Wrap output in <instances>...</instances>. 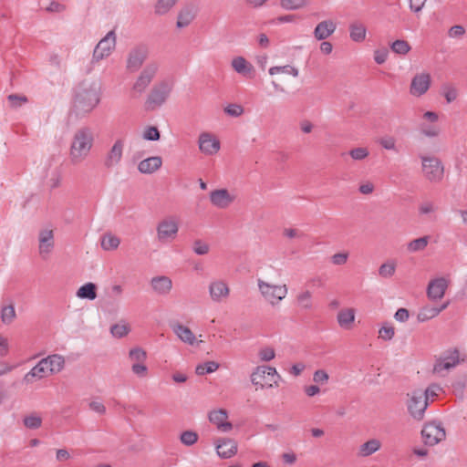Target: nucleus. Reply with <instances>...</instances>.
<instances>
[{"label":"nucleus","instance_id":"obj_1","mask_svg":"<svg viewBox=\"0 0 467 467\" xmlns=\"http://www.w3.org/2000/svg\"><path fill=\"white\" fill-rule=\"evenodd\" d=\"M94 133L89 127H81L72 135L69 146V161L73 165L81 164L89 156L94 145Z\"/></svg>","mask_w":467,"mask_h":467},{"label":"nucleus","instance_id":"obj_2","mask_svg":"<svg viewBox=\"0 0 467 467\" xmlns=\"http://www.w3.org/2000/svg\"><path fill=\"white\" fill-rule=\"evenodd\" d=\"M100 88L96 83L83 84L76 91L73 109L78 116H86L100 102Z\"/></svg>","mask_w":467,"mask_h":467},{"label":"nucleus","instance_id":"obj_3","mask_svg":"<svg viewBox=\"0 0 467 467\" xmlns=\"http://www.w3.org/2000/svg\"><path fill=\"white\" fill-rule=\"evenodd\" d=\"M174 88L172 78H163L157 81L150 88L145 99V109L155 110L168 100Z\"/></svg>","mask_w":467,"mask_h":467},{"label":"nucleus","instance_id":"obj_4","mask_svg":"<svg viewBox=\"0 0 467 467\" xmlns=\"http://www.w3.org/2000/svg\"><path fill=\"white\" fill-rule=\"evenodd\" d=\"M257 287L263 299L273 307L279 306L288 294L285 284L275 285L261 278L257 279Z\"/></svg>","mask_w":467,"mask_h":467},{"label":"nucleus","instance_id":"obj_5","mask_svg":"<svg viewBox=\"0 0 467 467\" xmlns=\"http://www.w3.org/2000/svg\"><path fill=\"white\" fill-rule=\"evenodd\" d=\"M160 70V62L156 60L147 63L140 74L136 77L131 93L134 97H140L148 89Z\"/></svg>","mask_w":467,"mask_h":467},{"label":"nucleus","instance_id":"obj_6","mask_svg":"<svg viewBox=\"0 0 467 467\" xmlns=\"http://www.w3.org/2000/svg\"><path fill=\"white\" fill-rule=\"evenodd\" d=\"M466 358L462 355L457 348H450L436 358L433 365V372L444 376L445 372L455 368L465 361Z\"/></svg>","mask_w":467,"mask_h":467},{"label":"nucleus","instance_id":"obj_7","mask_svg":"<svg viewBox=\"0 0 467 467\" xmlns=\"http://www.w3.org/2000/svg\"><path fill=\"white\" fill-rule=\"evenodd\" d=\"M421 171L425 179L431 182H440L444 176V166L435 156L421 155Z\"/></svg>","mask_w":467,"mask_h":467},{"label":"nucleus","instance_id":"obj_8","mask_svg":"<svg viewBox=\"0 0 467 467\" xmlns=\"http://www.w3.org/2000/svg\"><path fill=\"white\" fill-rule=\"evenodd\" d=\"M179 233V218L175 215L166 216L156 226L157 239L161 244L174 241Z\"/></svg>","mask_w":467,"mask_h":467},{"label":"nucleus","instance_id":"obj_9","mask_svg":"<svg viewBox=\"0 0 467 467\" xmlns=\"http://www.w3.org/2000/svg\"><path fill=\"white\" fill-rule=\"evenodd\" d=\"M117 36L114 30H110L96 45L91 57V64L95 65L108 58L115 50Z\"/></svg>","mask_w":467,"mask_h":467},{"label":"nucleus","instance_id":"obj_10","mask_svg":"<svg viewBox=\"0 0 467 467\" xmlns=\"http://www.w3.org/2000/svg\"><path fill=\"white\" fill-rule=\"evenodd\" d=\"M150 48L145 44H139L132 47L126 57V69L129 72H137L148 59Z\"/></svg>","mask_w":467,"mask_h":467},{"label":"nucleus","instance_id":"obj_11","mask_svg":"<svg viewBox=\"0 0 467 467\" xmlns=\"http://www.w3.org/2000/svg\"><path fill=\"white\" fill-rule=\"evenodd\" d=\"M407 409L410 415L417 420H421L428 408V400L422 390L416 389L408 394Z\"/></svg>","mask_w":467,"mask_h":467},{"label":"nucleus","instance_id":"obj_12","mask_svg":"<svg viewBox=\"0 0 467 467\" xmlns=\"http://www.w3.org/2000/svg\"><path fill=\"white\" fill-rule=\"evenodd\" d=\"M210 300L214 304L225 302L231 294L228 282L223 278L212 279L207 286Z\"/></svg>","mask_w":467,"mask_h":467},{"label":"nucleus","instance_id":"obj_13","mask_svg":"<svg viewBox=\"0 0 467 467\" xmlns=\"http://www.w3.org/2000/svg\"><path fill=\"white\" fill-rule=\"evenodd\" d=\"M421 437L426 445L434 446L445 439L446 431L441 422L431 421L423 426Z\"/></svg>","mask_w":467,"mask_h":467},{"label":"nucleus","instance_id":"obj_14","mask_svg":"<svg viewBox=\"0 0 467 467\" xmlns=\"http://www.w3.org/2000/svg\"><path fill=\"white\" fill-rule=\"evenodd\" d=\"M55 248L54 231L45 228L38 233V254L43 260L49 258Z\"/></svg>","mask_w":467,"mask_h":467},{"label":"nucleus","instance_id":"obj_15","mask_svg":"<svg viewBox=\"0 0 467 467\" xmlns=\"http://www.w3.org/2000/svg\"><path fill=\"white\" fill-rule=\"evenodd\" d=\"M199 150L207 156L215 155L221 148L218 138L211 132H202L198 138Z\"/></svg>","mask_w":467,"mask_h":467},{"label":"nucleus","instance_id":"obj_16","mask_svg":"<svg viewBox=\"0 0 467 467\" xmlns=\"http://www.w3.org/2000/svg\"><path fill=\"white\" fill-rule=\"evenodd\" d=\"M124 145V140L121 139H118L114 141V143L105 155V168L113 169L121 162V160L123 158Z\"/></svg>","mask_w":467,"mask_h":467},{"label":"nucleus","instance_id":"obj_17","mask_svg":"<svg viewBox=\"0 0 467 467\" xmlns=\"http://www.w3.org/2000/svg\"><path fill=\"white\" fill-rule=\"evenodd\" d=\"M431 75L429 73L416 74L410 83V92L412 96L420 97L424 95L431 87Z\"/></svg>","mask_w":467,"mask_h":467},{"label":"nucleus","instance_id":"obj_18","mask_svg":"<svg viewBox=\"0 0 467 467\" xmlns=\"http://www.w3.org/2000/svg\"><path fill=\"white\" fill-rule=\"evenodd\" d=\"M228 412L224 409H217L209 412V421L215 425L222 432H229L233 429V424L228 421Z\"/></svg>","mask_w":467,"mask_h":467},{"label":"nucleus","instance_id":"obj_19","mask_svg":"<svg viewBox=\"0 0 467 467\" xmlns=\"http://www.w3.org/2000/svg\"><path fill=\"white\" fill-rule=\"evenodd\" d=\"M231 67L234 72L245 78L252 79L255 77L254 67L242 56L234 57L231 61Z\"/></svg>","mask_w":467,"mask_h":467},{"label":"nucleus","instance_id":"obj_20","mask_svg":"<svg viewBox=\"0 0 467 467\" xmlns=\"http://www.w3.org/2000/svg\"><path fill=\"white\" fill-rule=\"evenodd\" d=\"M337 26V23L332 19L322 20L315 26L313 36L317 41L326 40L336 32Z\"/></svg>","mask_w":467,"mask_h":467},{"label":"nucleus","instance_id":"obj_21","mask_svg":"<svg viewBox=\"0 0 467 467\" xmlns=\"http://www.w3.org/2000/svg\"><path fill=\"white\" fill-rule=\"evenodd\" d=\"M269 366H257L250 375V380L256 389H266L270 378Z\"/></svg>","mask_w":467,"mask_h":467},{"label":"nucleus","instance_id":"obj_22","mask_svg":"<svg viewBox=\"0 0 467 467\" xmlns=\"http://www.w3.org/2000/svg\"><path fill=\"white\" fill-rule=\"evenodd\" d=\"M211 203L219 208L225 209L234 201V196L231 195L226 189H217L210 192Z\"/></svg>","mask_w":467,"mask_h":467},{"label":"nucleus","instance_id":"obj_23","mask_svg":"<svg viewBox=\"0 0 467 467\" xmlns=\"http://www.w3.org/2000/svg\"><path fill=\"white\" fill-rule=\"evenodd\" d=\"M449 281L444 277H438L431 280L427 288V295L431 300H439L444 296Z\"/></svg>","mask_w":467,"mask_h":467},{"label":"nucleus","instance_id":"obj_24","mask_svg":"<svg viewBox=\"0 0 467 467\" xmlns=\"http://www.w3.org/2000/svg\"><path fill=\"white\" fill-rule=\"evenodd\" d=\"M216 451L219 457L228 459L237 452V443L229 438H221L215 443Z\"/></svg>","mask_w":467,"mask_h":467},{"label":"nucleus","instance_id":"obj_25","mask_svg":"<svg viewBox=\"0 0 467 467\" xmlns=\"http://www.w3.org/2000/svg\"><path fill=\"white\" fill-rule=\"evenodd\" d=\"M162 165V159L160 156H151L140 161L138 164V171L142 174H152Z\"/></svg>","mask_w":467,"mask_h":467},{"label":"nucleus","instance_id":"obj_26","mask_svg":"<svg viewBox=\"0 0 467 467\" xmlns=\"http://www.w3.org/2000/svg\"><path fill=\"white\" fill-rule=\"evenodd\" d=\"M356 310L353 307H344L337 314V322L338 326L346 330L352 327L355 322Z\"/></svg>","mask_w":467,"mask_h":467},{"label":"nucleus","instance_id":"obj_27","mask_svg":"<svg viewBox=\"0 0 467 467\" xmlns=\"http://www.w3.org/2000/svg\"><path fill=\"white\" fill-rule=\"evenodd\" d=\"M150 285L155 293L161 296L168 295L172 288V281L166 275L151 278Z\"/></svg>","mask_w":467,"mask_h":467},{"label":"nucleus","instance_id":"obj_28","mask_svg":"<svg viewBox=\"0 0 467 467\" xmlns=\"http://www.w3.org/2000/svg\"><path fill=\"white\" fill-rule=\"evenodd\" d=\"M195 16L196 10L193 6H183L178 13L176 26L178 28H184L188 26L194 20Z\"/></svg>","mask_w":467,"mask_h":467},{"label":"nucleus","instance_id":"obj_29","mask_svg":"<svg viewBox=\"0 0 467 467\" xmlns=\"http://www.w3.org/2000/svg\"><path fill=\"white\" fill-rule=\"evenodd\" d=\"M171 329L178 338L183 343L192 346L196 342L194 334L188 327L176 323L171 325Z\"/></svg>","mask_w":467,"mask_h":467},{"label":"nucleus","instance_id":"obj_30","mask_svg":"<svg viewBox=\"0 0 467 467\" xmlns=\"http://www.w3.org/2000/svg\"><path fill=\"white\" fill-rule=\"evenodd\" d=\"M43 360L47 362L46 366L50 375L57 374L64 369L65 358L61 355H48L47 358H44Z\"/></svg>","mask_w":467,"mask_h":467},{"label":"nucleus","instance_id":"obj_31","mask_svg":"<svg viewBox=\"0 0 467 467\" xmlns=\"http://www.w3.org/2000/svg\"><path fill=\"white\" fill-rule=\"evenodd\" d=\"M382 446L381 441L377 438H372L362 443L358 450L359 457H368L379 451Z\"/></svg>","mask_w":467,"mask_h":467},{"label":"nucleus","instance_id":"obj_32","mask_svg":"<svg viewBox=\"0 0 467 467\" xmlns=\"http://www.w3.org/2000/svg\"><path fill=\"white\" fill-rule=\"evenodd\" d=\"M46 363L47 362L44 361L43 358L39 360L38 363L25 375L24 380L26 382H31L32 379H41L49 376L50 374Z\"/></svg>","mask_w":467,"mask_h":467},{"label":"nucleus","instance_id":"obj_33","mask_svg":"<svg viewBox=\"0 0 467 467\" xmlns=\"http://www.w3.org/2000/svg\"><path fill=\"white\" fill-rule=\"evenodd\" d=\"M349 37L355 43H362L367 36V27L359 21L352 22L349 25Z\"/></svg>","mask_w":467,"mask_h":467},{"label":"nucleus","instance_id":"obj_34","mask_svg":"<svg viewBox=\"0 0 467 467\" xmlns=\"http://www.w3.org/2000/svg\"><path fill=\"white\" fill-rule=\"evenodd\" d=\"M296 305L304 311H309L314 308L313 295L309 290H302L296 296Z\"/></svg>","mask_w":467,"mask_h":467},{"label":"nucleus","instance_id":"obj_35","mask_svg":"<svg viewBox=\"0 0 467 467\" xmlns=\"http://www.w3.org/2000/svg\"><path fill=\"white\" fill-rule=\"evenodd\" d=\"M76 296L81 299L95 300L97 298V285L91 282L86 283L78 289Z\"/></svg>","mask_w":467,"mask_h":467},{"label":"nucleus","instance_id":"obj_36","mask_svg":"<svg viewBox=\"0 0 467 467\" xmlns=\"http://www.w3.org/2000/svg\"><path fill=\"white\" fill-rule=\"evenodd\" d=\"M397 268V262L394 259H389L379 267V275L382 278H391Z\"/></svg>","mask_w":467,"mask_h":467},{"label":"nucleus","instance_id":"obj_37","mask_svg":"<svg viewBox=\"0 0 467 467\" xmlns=\"http://www.w3.org/2000/svg\"><path fill=\"white\" fill-rule=\"evenodd\" d=\"M0 314H1V320L5 325L12 324L16 317V313L14 304L10 303L9 305L2 306Z\"/></svg>","mask_w":467,"mask_h":467},{"label":"nucleus","instance_id":"obj_38","mask_svg":"<svg viewBox=\"0 0 467 467\" xmlns=\"http://www.w3.org/2000/svg\"><path fill=\"white\" fill-rule=\"evenodd\" d=\"M179 0H157L154 5V12L158 16L168 14L177 4Z\"/></svg>","mask_w":467,"mask_h":467},{"label":"nucleus","instance_id":"obj_39","mask_svg":"<svg viewBox=\"0 0 467 467\" xmlns=\"http://www.w3.org/2000/svg\"><path fill=\"white\" fill-rule=\"evenodd\" d=\"M268 72L271 76H275L277 74H286L291 75L294 78H296L299 75L298 68L291 65L271 67Z\"/></svg>","mask_w":467,"mask_h":467},{"label":"nucleus","instance_id":"obj_40","mask_svg":"<svg viewBox=\"0 0 467 467\" xmlns=\"http://www.w3.org/2000/svg\"><path fill=\"white\" fill-rule=\"evenodd\" d=\"M119 244L120 239L112 234H105L101 238V247L105 251L115 250L119 247Z\"/></svg>","mask_w":467,"mask_h":467},{"label":"nucleus","instance_id":"obj_41","mask_svg":"<svg viewBox=\"0 0 467 467\" xmlns=\"http://www.w3.org/2000/svg\"><path fill=\"white\" fill-rule=\"evenodd\" d=\"M429 239H430L429 236H422V237L414 239V240L410 241V243H408L407 250L410 253H416V252L423 251L429 244Z\"/></svg>","mask_w":467,"mask_h":467},{"label":"nucleus","instance_id":"obj_42","mask_svg":"<svg viewBox=\"0 0 467 467\" xmlns=\"http://www.w3.org/2000/svg\"><path fill=\"white\" fill-rule=\"evenodd\" d=\"M130 331V327L125 321L114 324L110 327V334L116 338H122L126 337Z\"/></svg>","mask_w":467,"mask_h":467},{"label":"nucleus","instance_id":"obj_43","mask_svg":"<svg viewBox=\"0 0 467 467\" xmlns=\"http://www.w3.org/2000/svg\"><path fill=\"white\" fill-rule=\"evenodd\" d=\"M219 363L215 361H207L197 365L195 368V373L198 376H203L205 374H210L216 371L219 368Z\"/></svg>","mask_w":467,"mask_h":467},{"label":"nucleus","instance_id":"obj_44","mask_svg":"<svg viewBox=\"0 0 467 467\" xmlns=\"http://www.w3.org/2000/svg\"><path fill=\"white\" fill-rule=\"evenodd\" d=\"M390 49L395 54L404 56V55H407L410 51L411 47L406 40L398 39V40H395L390 45Z\"/></svg>","mask_w":467,"mask_h":467},{"label":"nucleus","instance_id":"obj_45","mask_svg":"<svg viewBox=\"0 0 467 467\" xmlns=\"http://www.w3.org/2000/svg\"><path fill=\"white\" fill-rule=\"evenodd\" d=\"M439 310H438V307H434V306H424L422 307L419 314H418V320L420 322H425V321H428L430 319H432L434 318L435 317H437L439 315Z\"/></svg>","mask_w":467,"mask_h":467},{"label":"nucleus","instance_id":"obj_46","mask_svg":"<svg viewBox=\"0 0 467 467\" xmlns=\"http://www.w3.org/2000/svg\"><path fill=\"white\" fill-rule=\"evenodd\" d=\"M307 4V0H280V6L288 11L304 8Z\"/></svg>","mask_w":467,"mask_h":467},{"label":"nucleus","instance_id":"obj_47","mask_svg":"<svg viewBox=\"0 0 467 467\" xmlns=\"http://www.w3.org/2000/svg\"><path fill=\"white\" fill-rule=\"evenodd\" d=\"M144 140L157 141L161 138L160 130L155 126H146L141 135Z\"/></svg>","mask_w":467,"mask_h":467},{"label":"nucleus","instance_id":"obj_48","mask_svg":"<svg viewBox=\"0 0 467 467\" xmlns=\"http://www.w3.org/2000/svg\"><path fill=\"white\" fill-rule=\"evenodd\" d=\"M198 434L193 431H184L180 435V441L185 446H192L198 441Z\"/></svg>","mask_w":467,"mask_h":467},{"label":"nucleus","instance_id":"obj_49","mask_svg":"<svg viewBox=\"0 0 467 467\" xmlns=\"http://www.w3.org/2000/svg\"><path fill=\"white\" fill-rule=\"evenodd\" d=\"M395 336V328L389 323H384L379 330V337L384 341H390Z\"/></svg>","mask_w":467,"mask_h":467},{"label":"nucleus","instance_id":"obj_50","mask_svg":"<svg viewBox=\"0 0 467 467\" xmlns=\"http://www.w3.org/2000/svg\"><path fill=\"white\" fill-rule=\"evenodd\" d=\"M23 421L25 426L31 430L38 429L42 424L41 417L36 413L26 416Z\"/></svg>","mask_w":467,"mask_h":467},{"label":"nucleus","instance_id":"obj_51","mask_svg":"<svg viewBox=\"0 0 467 467\" xmlns=\"http://www.w3.org/2000/svg\"><path fill=\"white\" fill-rule=\"evenodd\" d=\"M129 358L133 363H141L145 362L147 354L142 348H135L130 350Z\"/></svg>","mask_w":467,"mask_h":467},{"label":"nucleus","instance_id":"obj_52","mask_svg":"<svg viewBox=\"0 0 467 467\" xmlns=\"http://www.w3.org/2000/svg\"><path fill=\"white\" fill-rule=\"evenodd\" d=\"M275 357V351L271 347H263L258 351V358L261 361L268 362L274 359Z\"/></svg>","mask_w":467,"mask_h":467},{"label":"nucleus","instance_id":"obj_53","mask_svg":"<svg viewBox=\"0 0 467 467\" xmlns=\"http://www.w3.org/2000/svg\"><path fill=\"white\" fill-rule=\"evenodd\" d=\"M369 155V151L365 147H358L349 150V156L354 161H363Z\"/></svg>","mask_w":467,"mask_h":467},{"label":"nucleus","instance_id":"obj_54","mask_svg":"<svg viewBox=\"0 0 467 467\" xmlns=\"http://www.w3.org/2000/svg\"><path fill=\"white\" fill-rule=\"evenodd\" d=\"M192 250L198 255H204L209 253L210 245L207 243L198 239L193 242Z\"/></svg>","mask_w":467,"mask_h":467},{"label":"nucleus","instance_id":"obj_55","mask_svg":"<svg viewBox=\"0 0 467 467\" xmlns=\"http://www.w3.org/2000/svg\"><path fill=\"white\" fill-rule=\"evenodd\" d=\"M88 408L90 410L99 414L104 415L107 411L106 406L104 403L99 399H94L88 402Z\"/></svg>","mask_w":467,"mask_h":467},{"label":"nucleus","instance_id":"obj_56","mask_svg":"<svg viewBox=\"0 0 467 467\" xmlns=\"http://www.w3.org/2000/svg\"><path fill=\"white\" fill-rule=\"evenodd\" d=\"M269 371L270 378L266 389L277 388L280 381L282 380V378L275 368L272 367V368H269Z\"/></svg>","mask_w":467,"mask_h":467},{"label":"nucleus","instance_id":"obj_57","mask_svg":"<svg viewBox=\"0 0 467 467\" xmlns=\"http://www.w3.org/2000/svg\"><path fill=\"white\" fill-rule=\"evenodd\" d=\"M329 379V376L327 372L324 369H317L313 374V381L317 385H324L327 383Z\"/></svg>","mask_w":467,"mask_h":467},{"label":"nucleus","instance_id":"obj_58","mask_svg":"<svg viewBox=\"0 0 467 467\" xmlns=\"http://www.w3.org/2000/svg\"><path fill=\"white\" fill-rule=\"evenodd\" d=\"M442 94L448 103L454 101L458 95L456 88L449 85L442 87Z\"/></svg>","mask_w":467,"mask_h":467},{"label":"nucleus","instance_id":"obj_59","mask_svg":"<svg viewBox=\"0 0 467 467\" xmlns=\"http://www.w3.org/2000/svg\"><path fill=\"white\" fill-rule=\"evenodd\" d=\"M224 112L231 117H239L244 113V108L239 104H229Z\"/></svg>","mask_w":467,"mask_h":467},{"label":"nucleus","instance_id":"obj_60","mask_svg":"<svg viewBox=\"0 0 467 467\" xmlns=\"http://www.w3.org/2000/svg\"><path fill=\"white\" fill-rule=\"evenodd\" d=\"M348 252L337 253L331 256V263L335 265H344L348 259Z\"/></svg>","mask_w":467,"mask_h":467},{"label":"nucleus","instance_id":"obj_61","mask_svg":"<svg viewBox=\"0 0 467 467\" xmlns=\"http://www.w3.org/2000/svg\"><path fill=\"white\" fill-rule=\"evenodd\" d=\"M8 101L10 102L13 108L20 107L22 104L27 102V98L26 96L11 94L7 97Z\"/></svg>","mask_w":467,"mask_h":467},{"label":"nucleus","instance_id":"obj_62","mask_svg":"<svg viewBox=\"0 0 467 467\" xmlns=\"http://www.w3.org/2000/svg\"><path fill=\"white\" fill-rule=\"evenodd\" d=\"M420 131L427 137H436L440 133V129L437 126H427L425 124L420 125Z\"/></svg>","mask_w":467,"mask_h":467},{"label":"nucleus","instance_id":"obj_63","mask_svg":"<svg viewBox=\"0 0 467 467\" xmlns=\"http://www.w3.org/2000/svg\"><path fill=\"white\" fill-rule=\"evenodd\" d=\"M379 144L386 150H394L396 149V140L391 136H385L379 140Z\"/></svg>","mask_w":467,"mask_h":467},{"label":"nucleus","instance_id":"obj_64","mask_svg":"<svg viewBox=\"0 0 467 467\" xmlns=\"http://www.w3.org/2000/svg\"><path fill=\"white\" fill-rule=\"evenodd\" d=\"M132 372L138 377H145L148 372V368L144 365V362L141 363H133L131 366Z\"/></svg>","mask_w":467,"mask_h":467}]
</instances>
